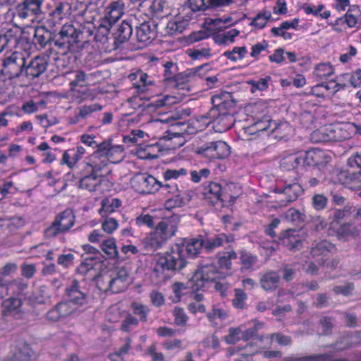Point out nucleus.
Here are the masks:
<instances>
[{"mask_svg":"<svg viewBox=\"0 0 361 361\" xmlns=\"http://www.w3.org/2000/svg\"><path fill=\"white\" fill-rule=\"evenodd\" d=\"M270 12L259 13L252 20L251 25L258 28H263L271 18Z\"/></svg>","mask_w":361,"mask_h":361,"instance_id":"nucleus-52","label":"nucleus"},{"mask_svg":"<svg viewBox=\"0 0 361 361\" xmlns=\"http://www.w3.org/2000/svg\"><path fill=\"white\" fill-rule=\"evenodd\" d=\"M157 20H152L144 22L137 27L136 35L138 42L145 44L151 43L157 33Z\"/></svg>","mask_w":361,"mask_h":361,"instance_id":"nucleus-17","label":"nucleus"},{"mask_svg":"<svg viewBox=\"0 0 361 361\" xmlns=\"http://www.w3.org/2000/svg\"><path fill=\"white\" fill-rule=\"evenodd\" d=\"M202 194L204 198L209 200L212 204L219 200L224 201V190L219 183L210 182L204 187Z\"/></svg>","mask_w":361,"mask_h":361,"instance_id":"nucleus-26","label":"nucleus"},{"mask_svg":"<svg viewBox=\"0 0 361 361\" xmlns=\"http://www.w3.org/2000/svg\"><path fill=\"white\" fill-rule=\"evenodd\" d=\"M271 127V121L269 116H264L262 119H259L252 125L243 128L245 134L248 135H255L261 132L268 130Z\"/></svg>","mask_w":361,"mask_h":361,"instance_id":"nucleus-29","label":"nucleus"},{"mask_svg":"<svg viewBox=\"0 0 361 361\" xmlns=\"http://www.w3.org/2000/svg\"><path fill=\"white\" fill-rule=\"evenodd\" d=\"M0 37L4 42V46L6 48L9 44L16 43L18 39V31L16 30L8 29L4 34H0Z\"/></svg>","mask_w":361,"mask_h":361,"instance_id":"nucleus-55","label":"nucleus"},{"mask_svg":"<svg viewBox=\"0 0 361 361\" xmlns=\"http://www.w3.org/2000/svg\"><path fill=\"white\" fill-rule=\"evenodd\" d=\"M237 258V254L235 251H230L224 253L223 255L218 257V264L220 269H231V259Z\"/></svg>","mask_w":361,"mask_h":361,"instance_id":"nucleus-47","label":"nucleus"},{"mask_svg":"<svg viewBox=\"0 0 361 361\" xmlns=\"http://www.w3.org/2000/svg\"><path fill=\"white\" fill-rule=\"evenodd\" d=\"M121 205V202L120 200L114 198L112 199L111 202H102V207L100 209V214L102 215L103 213H112L114 212L116 208L120 207Z\"/></svg>","mask_w":361,"mask_h":361,"instance_id":"nucleus-56","label":"nucleus"},{"mask_svg":"<svg viewBox=\"0 0 361 361\" xmlns=\"http://www.w3.org/2000/svg\"><path fill=\"white\" fill-rule=\"evenodd\" d=\"M115 23H113L106 15L101 18L97 25V32L94 36V39L97 42L105 43L107 41V36Z\"/></svg>","mask_w":361,"mask_h":361,"instance_id":"nucleus-28","label":"nucleus"},{"mask_svg":"<svg viewBox=\"0 0 361 361\" xmlns=\"http://www.w3.org/2000/svg\"><path fill=\"white\" fill-rule=\"evenodd\" d=\"M55 33L48 30L44 25L37 26L33 36V42L39 49H44L52 43L54 44Z\"/></svg>","mask_w":361,"mask_h":361,"instance_id":"nucleus-21","label":"nucleus"},{"mask_svg":"<svg viewBox=\"0 0 361 361\" xmlns=\"http://www.w3.org/2000/svg\"><path fill=\"white\" fill-rule=\"evenodd\" d=\"M175 323L178 326H185L188 321V316L183 308L176 307L173 311Z\"/></svg>","mask_w":361,"mask_h":361,"instance_id":"nucleus-58","label":"nucleus"},{"mask_svg":"<svg viewBox=\"0 0 361 361\" xmlns=\"http://www.w3.org/2000/svg\"><path fill=\"white\" fill-rule=\"evenodd\" d=\"M311 204L316 211H322L326 208L328 198L323 194H315L312 197Z\"/></svg>","mask_w":361,"mask_h":361,"instance_id":"nucleus-49","label":"nucleus"},{"mask_svg":"<svg viewBox=\"0 0 361 361\" xmlns=\"http://www.w3.org/2000/svg\"><path fill=\"white\" fill-rule=\"evenodd\" d=\"M97 149L94 151L88 158L87 162L88 169L99 173L107 166V158L103 152L100 151V145H97Z\"/></svg>","mask_w":361,"mask_h":361,"instance_id":"nucleus-24","label":"nucleus"},{"mask_svg":"<svg viewBox=\"0 0 361 361\" xmlns=\"http://www.w3.org/2000/svg\"><path fill=\"white\" fill-rule=\"evenodd\" d=\"M123 3L120 1H113L106 7L104 14L116 23L123 14Z\"/></svg>","mask_w":361,"mask_h":361,"instance_id":"nucleus-31","label":"nucleus"},{"mask_svg":"<svg viewBox=\"0 0 361 361\" xmlns=\"http://www.w3.org/2000/svg\"><path fill=\"white\" fill-rule=\"evenodd\" d=\"M334 73V68L329 63H321L316 66L314 74L319 79H325Z\"/></svg>","mask_w":361,"mask_h":361,"instance_id":"nucleus-48","label":"nucleus"},{"mask_svg":"<svg viewBox=\"0 0 361 361\" xmlns=\"http://www.w3.org/2000/svg\"><path fill=\"white\" fill-rule=\"evenodd\" d=\"M133 187L140 193H154L159 190V181L147 173L135 175L131 180Z\"/></svg>","mask_w":361,"mask_h":361,"instance_id":"nucleus-9","label":"nucleus"},{"mask_svg":"<svg viewBox=\"0 0 361 361\" xmlns=\"http://www.w3.org/2000/svg\"><path fill=\"white\" fill-rule=\"evenodd\" d=\"M70 5L68 3L59 2L56 4L46 18L48 26L54 27L61 24L62 20L69 15Z\"/></svg>","mask_w":361,"mask_h":361,"instance_id":"nucleus-18","label":"nucleus"},{"mask_svg":"<svg viewBox=\"0 0 361 361\" xmlns=\"http://www.w3.org/2000/svg\"><path fill=\"white\" fill-rule=\"evenodd\" d=\"M44 0H23L18 4L13 11V20L33 22L42 14Z\"/></svg>","mask_w":361,"mask_h":361,"instance_id":"nucleus-5","label":"nucleus"},{"mask_svg":"<svg viewBox=\"0 0 361 361\" xmlns=\"http://www.w3.org/2000/svg\"><path fill=\"white\" fill-rule=\"evenodd\" d=\"M134 314L139 317L140 321L146 322L147 319V315L149 312V308L148 306L134 302L131 305Z\"/></svg>","mask_w":361,"mask_h":361,"instance_id":"nucleus-45","label":"nucleus"},{"mask_svg":"<svg viewBox=\"0 0 361 361\" xmlns=\"http://www.w3.org/2000/svg\"><path fill=\"white\" fill-rule=\"evenodd\" d=\"M77 29L71 24H64L55 33L54 45L62 54L75 52L79 49L76 37Z\"/></svg>","mask_w":361,"mask_h":361,"instance_id":"nucleus-4","label":"nucleus"},{"mask_svg":"<svg viewBox=\"0 0 361 361\" xmlns=\"http://www.w3.org/2000/svg\"><path fill=\"white\" fill-rule=\"evenodd\" d=\"M27 58L22 51H7L2 59L1 74L10 80L23 77Z\"/></svg>","mask_w":361,"mask_h":361,"instance_id":"nucleus-2","label":"nucleus"},{"mask_svg":"<svg viewBox=\"0 0 361 361\" xmlns=\"http://www.w3.org/2000/svg\"><path fill=\"white\" fill-rule=\"evenodd\" d=\"M210 284L213 285V288L220 292L221 295H225L226 291L228 289V283L224 281H216L214 279H209L205 277L204 272H194L188 281V286L193 290H198L209 287Z\"/></svg>","mask_w":361,"mask_h":361,"instance_id":"nucleus-8","label":"nucleus"},{"mask_svg":"<svg viewBox=\"0 0 361 361\" xmlns=\"http://www.w3.org/2000/svg\"><path fill=\"white\" fill-rule=\"evenodd\" d=\"M164 137L170 140H175L174 144L178 147L183 146L185 141L183 133L175 132L172 129L166 131Z\"/></svg>","mask_w":361,"mask_h":361,"instance_id":"nucleus-61","label":"nucleus"},{"mask_svg":"<svg viewBox=\"0 0 361 361\" xmlns=\"http://www.w3.org/2000/svg\"><path fill=\"white\" fill-rule=\"evenodd\" d=\"M202 118L209 119L207 123L213 122L220 132L230 129L234 123V117L231 112L217 111L216 109H210Z\"/></svg>","mask_w":361,"mask_h":361,"instance_id":"nucleus-10","label":"nucleus"},{"mask_svg":"<svg viewBox=\"0 0 361 361\" xmlns=\"http://www.w3.org/2000/svg\"><path fill=\"white\" fill-rule=\"evenodd\" d=\"M279 280L278 272H266L261 279L262 287L266 290L276 288Z\"/></svg>","mask_w":361,"mask_h":361,"instance_id":"nucleus-36","label":"nucleus"},{"mask_svg":"<svg viewBox=\"0 0 361 361\" xmlns=\"http://www.w3.org/2000/svg\"><path fill=\"white\" fill-rule=\"evenodd\" d=\"M302 192L303 189L299 183L295 181L291 182L288 180H284V187L281 190L284 199L280 200V204L281 206H286L288 203L296 200Z\"/></svg>","mask_w":361,"mask_h":361,"instance_id":"nucleus-20","label":"nucleus"},{"mask_svg":"<svg viewBox=\"0 0 361 361\" xmlns=\"http://www.w3.org/2000/svg\"><path fill=\"white\" fill-rule=\"evenodd\" d=\"M187 171L185 169H167L163 173V177L165 182H168L172 179H177L180 176H185Z\"/></svg>","mask_w":361,"mask_h":361,"instance_id":"nucleus-60","label":"nucleus"},{"mask_svg":"<svg viewBox=\"0 0 361 361\" xmlns=\"http://www.w3.org/2000/svg\"><path fill=\"white\" fill-rule=\"evenodd\" d=\"M4 316L16 315L20 312L22 305L21 300L17 298H10L3 302Z\"/></svg>","mask_w":361,"mask_h":361,"instance_id":"nucleus-33","label":"nucleus"},{"mask_svg":"<svg viewBox=\"0 0 361 361\" xmlns=\"http://www.w3.org/2000/svg\"><path fill=\"white\" fill-rule=\"evenodd\" d=\"M204 247V239L200 235L198 238L183 239L175 244L172 247V253L161 256L157 261V267L163 270L178 271L185 268L186 261L185 255L188 257H195Z\"/></svg>","mask_w":361,"mask_h":361,"instance_id":"nucleus-1","label":"nucleus"},{"mask_svg":"<svg viewBox=\"0 0 361 361\" xmlns=\"http://www.w3.org/2000/svg\"><path fill=\"white\" fill-rule=\"evenodd\" d=\"M301 164L303 167L316 166L327 162L324 151L319 149H312L306 152H300Z\"/></svg>","mask_w":361,"mask_h":361,"instance_id":"nucleus-16","label":"nucleus"},{"mask_svg":"<svg viewBox=\"0 0 361 361\" xmlns=\"http://www.w3.org/2000/svg\"><path fill=\"white\" fill-rule=\"evenodd\" d=\"M102 249L110 257H116L118 255L116 245L114 239L104 240L102 243Z\"/></svg>","mask_w":361,"mask_h":361,"instance_id":"nucleus-59","label":"nucleus"},{"mask_svg":"<svg viewBox=\"0 0 361 361\" xmlns=\"http://www.w3.org/2000/svg\"><path fill=\"white\" fill-rule=\"evenodd\" d=\"M195 154L208 161L223 159L229 156L230 147L226 142L211 141L198 144L194 149Z\"/></svg>","mask_w":361,"mask_h":361,"instance_id":"nucleus-3","label":"nucleus"},{"mask_svg":"<svg viewBox=\"0 0 361 361\" xmlns=\"http://www.w3.org/2000/svg\"><path fill=\"white\" fill-rule=\"evenodd\" d=\"M239 35V31L235 29H232L226 33L218 34L214 36V40L216 44H225L228 42H232L234 38Z\"/></svg>","mask_w":361,"mask_h":361,"instance_id":"nucleus-40","label":"nucleus"},{"mask_svg":"<svg viewBox=\"0 0 361 361\" xmlns=\"http://www.w3.org/2000/svg\"><path fill=\"white\" fill-rule=\"evenodd\" d=\"M131 348V339L130 338H126L124 340V344L120 348V349L109 355L110 359L112 361H116V357H120L123 355L127 354Z\"/></svg>","mask_w":361,"mask_h":361,"instance_id":"nucleus-62","label":"nucleus"},{"mask_svg":"<svg viewBox=\"0 0 361 361\" xmlns=\"http://www.w3.org/2000/svg\"><path fill=\"white\" fill-rule=\"evenodd\" d=\"M240 262L245 269L258 268L259 260L257 257L250 252L242 251L240 252Z\"/></svg>","mask_w":361,"mask_h":361,"instance_id":"nucleus-38","label":"nucleus"},{"mask_svg":"<svg viewBox=\"0 0 361 361\" xmlns=\"http://www.w3.org/2000/svg\"><path fill=\"white\" fill-rule=\"evenodd\" d=\"M212 108L217 111L231 112L235 107V102L233 94L228 92H221L212 97Z\"/></svg>","mask_w":361,"mask_h":361,"instance_id":"nucleus-15","label":"nucleus"},{"mask_svg":"<svg viewBox=\"0 0 361 361\" xmlns=\"http://www.w3.org/2000/svg\"><path fill=\"white\" fill-rule=\"evenodd\" d=\"M324 131H329L330 133V134L328 135V138L324 139V140L341 141L349 138L350 136V135L347 132L345 126L331 127L324 129Z\"/></svg>","mask_w":361,"mask_h":361,"instance_id":"nucleus-34","label":"nucleus"},{"mask_svg":"<svg viewBox=\"0 0 361 361\" xmlns=\"http://www.w3.org/2000/svg\"><path fill=\"white\" fill-rule=\"evenodd\" d=\"M299 233V230L293 228L287 229L280 233L279 240L284 246L288 247L290 250H296L302 245Z\"/></svg>","mask_w":361,"mask_h":361,"instance_id":"nucleus-22","label":"nucleus"},{"mask_svg":"<svg viewBox=\"0 0 361 361\" xmlns=\"http://www.w3.org/2000/svg\"><path fill=\"white\" fill-rule=\"evenodd\" d=\"M132 33L131 25L128 23L123 21L115 34V39L116 42L123 44L131 37Z\"/></svg>","mask_w":361,"mask_h":361,"instance_id":"nucleus-35","label":"nucleus"},{"mask_svg":"<svg viewBox=\"0 0 361 361\" xmlns=\"http://www.w3.org/2000/svg\"><path fill=\"white\" fill-rule=\"evenodd\" d=\"M334 248V245L327 240H322L316 243L310 252L314 261L309 262L307 271H317L320 268H324V264L326 262L324 258Z\"/></svg>","mask_w":361,"mask_h":361,"instance_id":"nucleus-7","label":"nucleus"},{"mask_svg":"<svg viewBox=\"0 0 361 361\" xmlns=\"http://www.w3.org/2000/svg\"><path fill=\"white\" fill-rule=\"evenodd\" d=\"M210 170L208 169H201L200 170H191L190 171V179L192 182L197 183L204 179H207L210 175Z\"/></svg>","mask_w":361,"mask_h":361,"instance_id":"nucleus-53","label":"nucleus"},{"mask_svg":"<svg viewBox=\"0 0 361 361\" xmlns=\"http://www.w3.org/2000/svg\"><path fill=\"white\" fill-rule=\"evenodd\" d=\"M150 8L156 14H167L166 2L164 0H154Z\"/></svg>","mask_w":361,"mask_h":361,"instance_id":"nucleus-64","label":"nucleus"},{"mask_svg":"<svg viewBox=\"0 0 361 361\" xmlns=\"http://www.w3.org/2000/svg\"><path fill=\"white\" fill-rule=\"evenodd\" d=\"M118 221L111 217H106L102 223V229L107 233H112L117 228Z\"/></svg>","mask_w":361,"mask_h":361,"instance_id":"nucleus-63","label":"nucleus"},{"mask_svg":"<svg viewBox=\"0 0 361 361\" xmlns=\"http://www.w3.org/2000/svg\"><path fill=\"white\" fill-rule=\"evenodd\" d=\"M178 102V99L174 96L166 95L162 98L158 99L154 102L149 104V106H153L156 109H159L164 106H170L176 104Z\"/></svg>","mask_w":361,"mask_h":361,"instance_id":"nucleus-46","label":"nucleus"},{"mask_svg":"<svg viewBox=\"0 0 361 361\" xmlns=\"http://www.w3.org/2000/svg\"><path fill=\"white\" fill-rule=\"evenodd\" d=\"M247 53V48L245 47H234L232 51H226L224 55L228 59L235 61L238 59H242L245 57Z\"/></svg>","mask_w":361,"mask_h":361,"instance_id":"nucleus-51","label":"nucleus"},{"mask_svg":"<svg viewBox=\"0 0 361 361\" xmlns=\"http://www.w3.org/2000/svg\"><path fill=\"white\" fill-rule=\"evenodd\" d=\"M157 33L162 36L173 35L181 33L188 25L187 20L171 19L162 18L157 21Z\"/></svg>","mask_w":361,"mask_h":361,"instance_id":"nucleus-11","label":"nucleus"},{"mask_svg":"<svg viewBox=\"0 0 361 361\" xmlns=\"http://www.w3.org/2000/svg\"><path fill=\"white\" fill-rule=\"evenodd\" d=\"M231 0H188L190 8L193 11H204L210 7L228 5Z\"/></svg>","mask_w":361,"mask_h":361,"instance_id":"nucleus-25","label":"nucleus"},{"mask_svg":"<svg viewBox=\"0 0 361 361\" xmlns=\"http://www.w3.org/2000/svg\"><path fill=\"white\" fill-rule=\"evenodd\" d=\"M233 240V235L221 233L214 237L209 238L206 240H204V247L207 252H212L213 250L223 245L224 242L231 243Z\"/></svg>","mask_w":361,"mask_h":361,"instance_id":"nucleus-30","label":"nucleus"},{"mask_svg":"<svg viewBox=\"0 0 361 361\" xmlns=\"http://www.w3.org/2000/svg\"><path fill=\"white\" fill-rule=\"evenodd\" d=\"M100 151L103 152L107 162L118 163L122 158L123 148L121 145H111V142L108 141L102 142L99 144Z\"/></svg>","mask_w":361,"mask_h":361,"instance_id":"nucleus-23","label":"nucleus"},{"mask_svg":"<svg viewBox=\"0 0 361 361\" xmlns=\"http://www.w3.org/2000/svg\"><path fill=\"white\" fill-rule=\"evenodd\" d=\"M48 61L45 57L37 56L25 63L23 77L33 80L39 77L47 68Z\"/></svg>","mask_w":361,"mask_h":361,"instance_id":"nucleus-12","label":"nucleus"},{"mask_svg":"<svg viewBox=\"0 0 361 361\" xmlns=\"http://www.w3.org/2000/svg\"><path fill=\"white\" fill-rule=\"evenodd\" d=\"M102 106L97 104H92L91 105H85L80 108L79 113L76 115V121H79L80 119L85 118L90 116L92 113L102 110Z\"/></svg>","mask_w":361,"mask_h":361,"instance_id":"nucleus-42","label":"nucleus"},{"mask_svg":"<svg viewBox=\"0 0 361 361\" xmlns=\"http://www.w3.org/2000/svg\"><path fill=\"white\" fill-rule=\"evenodd\" d=\"M337 233L339 237L345 238L350 235L355 238L359 235L360 230L356 226H353L351 224L347 223L342 224L338 228Z\"/></svg>","mask_w":361,"mask_h":361,"instance_id":"nucleus-41","label":"nucleus"},{"mask_svg":"<svg viewBox=\"0 0 361 361\" xmlns=\"http://www.w3.org/2000/svg\"><path fill=\"white\" fill-rule=\"evenodd\" d=\"M137 77L138 78V81L136 84H135V87L139 92H146L147 87L154 84L153 80H149V77L147 73L142 72L137 73Z\"/></svg>","mask_w":361,"mask_h":361,"instance_id":"nucleus-43","label":"nucleus"},{"mask_svg":"<svg viewBox=\"0 0 361 361\" xmlns=\"http://www.w3.org/2000/svg\"><path fill=\"white\" fill-rule=\"evenodd\" d=\"M179 216L174 215L171 219H164L159 222L155 229V236H159L164 242L173 236L177 231V224Z\"/></svg>","mask_w":361,"mask_h":361,"instance_id":"nucleus-14","label":"nucleus"},{"mask_svg":"<svg viewBox=\"0 0 361 361\" xmlns=\"http://www.w3.org/2000/svg\"><path fill=\"white\" fill-rule=\"evenodd\" d=\"M300 152L290 154L281 159L280 167L283 171H293L298 166H302Z\"/></svg>","mask_w":361,"mask_h":361,"instance_id":"nucleus-32","label":"nucleus"},{"mask_svg":"<svg viewBox=\"0 0 361 361\" xmlns=\"http://www.w3.org/2000/svg\"><path fill=\"white\" fill-rule=\"evenodd\" d=\"M164 241L159 238V236H155V232L152 235L147 238L145 240V246L150 250H156L159 248Z\"/></svg>","mask_w":361,"mask_h":361,"instance_id":"nucleus-57","label":"nucleus"},{"mask_svg":"<svg viewBox=\"0 0 361 361\" xmlns=\"http://www.w3.org/2000/svg\"><path fill=\"white\" fill-rule=\"evenodd\" d=\"M284 217L288 221L294 223H302L306 219L305 214L295 208L288 209L284 214Z\"/></svg>","mask_w":361,"mask_h":361,"instance_id":"nucleus-44","label":"nucleus"},{"mask_svg":"<svg viewBox=\"0 0 361 361\" xmlns=\"http://www.w3.org/2000/svg\"><path fill=\"white\" fill-rule=\"evenodd\" d=\"M113 275H104L103 278L106 279V284H102V288L111 290L113 292H121L126 288L129 284L128 275L127 272H114Z\"/></svg>","mask_w":361,"mask_h":361,"instance_id":"nucleus-13","label":"nucleus"},{"mask_svg":"<svg viewBox=\"0 0 361 361\" xmlns=\"http://www.w3.org/2000/svg\"><path fill=\"white\" fill-rule=\"evenodd\" d=\"M75 224V215L72 210L66 209L57 214L54 221L44 231L47 238H51L68 231Z\"/></svg>","mask_w":361,"mask_h":361,"instance_id":"nucleus-6","label":"nucleus"},{"mask_svg":"<svg viewBox=\"0 0 361 361\" xmlns=\"http://www.w3.org/2000/svg\"><path fill=\"white\" fill-rule=\"evenodd\" d=\"M69 300L75 307L76 305H83L86 301L85 294L78 289L77 286H72L68 290Z\"/></svg>","mask_w":361,"mask_h":361,"instance_id":"nucleus-39","label":"nucleus"},{"mask_svg":"<svg viewBox=\"0 0 361 361\" xmlns=\"http://www.w3.org/2000/svg\"><path fill=\"white\" fill-rule=\"evenodd\" d=\"M90 174L82 177L79 180V188L89 191H95L102 181V176L99 173L87 169Z\"/></svg>","mask_w":361,"mask_h":361,"instance_id":"nucleus-27","label":"nucleus"},{"mask_svg":"<svg viewBox=\"0 0 361 361\" xmlns=\"http://www.w3.org/2000/svg\"><path fill=\"white\" fill-rule=\"evenodd\" d=\"M176 192L166 200L164 207L167 210L186 205L190 202L193 195L192 191L188 190H178Z\"/></svg>","mask_w":361,"mask_h":361,"instance_id":"nucleus-19","label":"nucleus"},{"mask_svg":"<svg viewBox=\"0 0 361 361\" xmlns=\"http://www.w3.org/2000/svg\"><path fill=\"white\" fill-rule=\"evenodd\" d=\"M56 307L59 309L61 317L71 315L76 310V307H75L70 300L59 302L56 305Z\"/></svg>","mask_w":361,"mask_h":361,"instance_id":"nucleus-54","label":"nucleus"},{"mask_svg":"<svg viewBox=\"0 0 361 361\" xmlns=\"http://www.w3.org/2000/svg\"><path fill=\"white\" fill-rule=\"evenodd\" d=\"M88 76L83 71H77L75 74V78L70 82L71 90H74L76 87H83L86 85Z\"/></svg>","mask_w":361,"mask_h":361,"instance_id":"nucleus-50","label":"nucleus"},{"mask_svg":"<svg viewBox=\"0 0 361 361\" xmlns=\"http://www.w3.org/2000/svg\"><path fill=\"white\" fill-rule=\"evenodd\" d=\"M93 29L90 26L83 27L81 30L77 29L76 37L79 48L83 47L85 44H88L91 41V38L94 39Z\"/></svg>","mask_w":361,"mask_h":361,"instance_id":"nucleus-37","label":"nucleus"}]
</instances>
